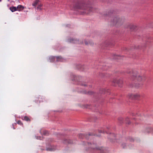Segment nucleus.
I'll return each mask as SVG.
<instances>
[{"mask_svg":"<svg viewBox=\"0 0 153 153\" xmlns=\"http://www.w3.org/2000/svg\"><path fill=\"white\" fill-rule=\"evenodd\" d=\"M73 9L78 11L80 14L82 15H90L95 11L94 8L82 2L76 3L74 6Z\"/></svg>","mask_w":153,"mask_h":153,"instance_id":"nucleus-1","label":"nucleus"},{"mask_svg":"<svg viewBox=\"0 0 153 153\" xmlns=\"http://www.w3.org/2000/svg\"><path fill=\"white\" fill-rule=\"evenodd\" d=\"M144 79V77L137 71H132L131 73V79L135 82H140Z\"/></svg>","mask_w":153,"mask_h":153,"instance_id":"nucleus-2","label":"nucleus"},{"mask_svg":"<svg viewBox=\"0 0 153 153\" xmlns=\"http://www.w3.org/2000/svg\"><path fill=\"white\" fill-rule=\"evenodd\" d=\"M125 27L127 28L130 29L131 30H133L137 29V26L135 25L128 23L126 25Z\"/></svg>","mask_w":153,"mask_h":153,"instance_id":"nucleus-3","label":"nucleus"},{"mask_svg":"<svg viewBox=\"0 0 153 153\" xmlns=\"http://www.w3.org/2000/svg\"><path fill=\"white\" fill-rule=\"evenodd\" d=\"M121 20L117 17H115L114 18L112 22L114 25H118L120 23Z\"/></svg>","mask_w":153,"mask_h":153,"instance_id":"nucleus-4","label":"nucleus"},{"mask_svg":"<svg viewBox=\"0 0 153 153\" xmlns=\"http://www.w3.org/2000/svg\"><path fill=\"white\" fill-rule=\"evenodd\" d=\"M129 97L132 99H136L140 97V95L137 93L131 94L129 95Z\"/></svg>","mask_w":153,"mask_h":153,"instance_id":"nucleus-5","label":"nucleus"},{"mask_svg":"<svg viewBox=\"0 0 153 153\" xmlns=\"http://www.w3.org/2000/svg\"><path fill=\"white\" fill-rule=\"evenodd\" d=\"M96 144H92V146L91 147V148L97 150H102V148L100 147H96Z\"/></svg>","mask_w":153,"mask_h":153,"instance_id":"nucleus-6","label":"nucleus"},{"mask_svg":"<svg viewBox=\"0 0 153 153\" xmlns=\"http://www.w3.org/2000/svg\"><path fill=\"white\" fill-rule=\"evenodd\" d=\"M21 118L23 120H24L30 122V118L29 117L27 116L22 117H21Z\"/></svg>","mask_w":153,"mask_h":153,"instance_id":"nucleus-7","label":"nucleus"},{"mask_svg":"<svg viewBox=\"0 0 153 153\" xmlns=\"http://www.w3.org/2000/svg\"><path fill=\"white\" fill-rule=\"evenodd\" d=\"M63 142L64 144H69L72 143V142L71 140L67 139H65Z\"/></svg>","mask_w":153,"mask_h":153,"instance_id":"nucleus-8","label":"nucleus"},{"mask_svg":"<svg viewBox=\"0 0 153 153\" xmlns=\"http://www.w3.org/2000/svg\"><path fill=\"white\" fill-rule=\"evenodd\" d=\"M16 7L17 10L19 11L22 10L24 8V7L23 6L20 5H18Z\"/></svg>","mask_w":153,"mask_h":153,"instance_id":"nucleus-9","label":"nucleus"},{"mask_svg":"<svg viewBox=\"0 0 153 153\" xmlns=\"http://www.w3.org/2000/svg\"><path fill=\"white\" fill-rule=\"evenodd\" d=\"M39 1V0H35L32 4V5L33 6L36 7L38 4Z\"/></svg>","mask_w":153,"mask_h":153,"instance_id":"nucleus-10","label":"nucleus"},{"mask_svg":"<svg viewBox=\"0 0 153 153\" xmlns=\"http://www.w3.org/2000/svg\"><path fill=\"white\" fill-rule=\"evenodd\" d=\"M56 59L57 61H62L63 60L62 58L60 56L56 57Z\"/></svg>","mask_w":153,"mask_h":153,"instance_id":"nucleus-11","label":"nucleus"},{"mask_svg":"<svg viewBox=\"0 0 153 153\" xmlns=\"http://www.w3.org/2000/svg\"><path fill=\"white\" fill-rule=\"evenodd\" d=\"M10 10L12 12L17 10V7H10Z\"/></svg>","mask_w":153,"mask_h":153,"instance_id":"nucleus-12","label":"nucleus"},{"mask_svg":"<svg viewBox=\"0 0 153 153\" xmlns=\"http://www.w3.org/2000/svg\"><path fill=\"white\" fill-rule=\"evenodd\" d=\"M46 150L47 151H52L53 150V149L49 147V148H46Z\"/></svg>","mask_w":153,"mask_h":153,"instance_id":"nucleus-13","label":"nucleus"},{"mask_svg":"<svg viewBox=\"0 0 153 153\" xmlns=\"http://www.w3.org/2000/svg\"><path fill=\"white\" fill-rule=\"evenodd\" d=\"M49 133L48 131H43V134L44 135H47Z\"/></svg>","mask_w":153,"mask_h":153,"instance_id":"nucleus-14","label":"nucleus"},{"mask_svg":"<svg viewBox=\"0 0 153 153\" xmlns=\"http://www.w3.org/2000/svg\"><path fill=\"white\" fill-rule=\"evenodd\" d=\"M17 123L18 124L20 125H22V126H23V123H22V122L20 120L18 121Z\"/></svg>","mask_w":153,"mask_h":153,"instance_id":"nucleus-15","label":"nucleus"},{"mask_svg":"<svg viewBox=\"0 0 153 153\" xmlns=\"http://www.w3.org/2000/svg\"><path fill=\"white\" fill-rule=\"evenodd\" d=\"M125 120L127 122V123L128 124L130 123V122H128L129 121V119L128 117H126V118Z\"/></svg>","mask_w":153,"mask_h":153,"instance_id":"nucleus-16","label":"nucleus"},{"mask_svg":"<svg viewBox=\"0 0 153 153\" xmlns=\"http://www.w3.org/2000/svg\"><path fill=\"white\" fill-rule=\"evenodd\" d=\"M119 120L121 121H122L123 120V119L122 118H119Z\"/></svg>","mask_w":153,"mask_h":153,"instance_id":"nucleus-17","label":"nucleus"},{"mask_svg":"<svg viewBox=\"0 0 153 153\" xmlns=\"http://www.w3.org/2000/svg\"><path fill=\"white\" fill-rule=\"evenodd\" d=\"M114 82V83H119V82L117 81H113Z\"/></svg>","mask_w":153,"mask_h":153,"instance_id":"nucleus-18","label":"nucleus"},{"mask_svg":"<svg viewBox=\"0 0 153 153\" xmlns=\"http://www.w3.org/2000/svg\"><path fill=\"white\" fill-rule=\"evenodd\" d=\"M126 146V145L125 143H123L122 144V146L123 148H124V146Z\"/></svg>","mask_w":153,"mask_h":153,"instance_id":"nucleus-19","label":"nucleus"},{"mask_svg":"<svg viewBox=\"0 0 153 153\" xmlns=\"http://www.w3.org/2000/svg\"><path fill=\"white\" fill-rule=\"evenodd\" d=\"M85 43L86 45H87L88 44V43L86 41H85Z\"/></svg>","mask_w":153,"mask_h":153,"instance_id":"nucleus-20","label":"nucleus"},{"mask_svg":"<svg viewBox=\"0 0 153 153\" xmlns=\"http://www.w3.org/2000/svg\"><path fill=\"white\" fill-rule=\"evenodd\" d=\"M55 57H51V59H55Z\"/></svg>","mask_w":153,"mask_h":153,"instance_id":"nucleus-21","label":"nucleus"},{"mask_svg":"<svg viewBox=\"0 0 153 153\" xmlns=\"http://www.w3.org/2000/svg\"><path fill=\"white\" fill-rule=\"evenodd\" d=\"M142 85H143L142 83H141L140 84V87Z\"/></svg>","mask_w":153,"mask_h":153,"instance_id":"nucleus-22","label":"nucleus"},{"mask_svg":"<svg viewBox=\"0 0 153 153\" xmlns=\"http://www.w3.org/2000/svg\"><path fill=\"white\" fill-rule=\"evenodd\" d=\"M82 85L84 86H86L87 85L85 84H82Z\"/></svg>","mask_w":153,"mask_h":153,"instance_id":"nucleus-23","label":"nucleus"},{"mask_svg":"<svg viewBox=\"0 0 153 153\" xmlns=\"http://www.w3.org/2000/svg\"><path fill=\"white\" fill-rule=\"evenodd\" d=\"M82 136V134H79V137H80L81 136Z\"/></svg>","mask_w":153,"mask_h":153,"instance_id":"nucleus-24","label":"nucleus"},{"mask_svg":"<svg viewBox=\"0 0 153 153\" xmlns=\"http://www.w3.org/2000/svg\"><path fill=\"white\" fill-rule=\"evenodd\" d=\"M130 73V72H128V74H129Z\"/></svg>","mask_w":153,"mask_h":153,"instance_id":"nucleus-25","label":"nucleus"},{"mask_svg":"<svg viewBox=\"0 0 153 153\" xmlns=\"http://www.w3.org/2000/svg\"><path fill=\"white\" fill-rule=\"evenodd\" d=\"M1 0H0V2L1 1Z\"/></svg>","mask_w":153,"mask_h":153,"instance_id":"nucleus-26","label":"nucleus"}]
</instances>
